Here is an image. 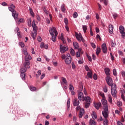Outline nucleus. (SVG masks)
Instances as JSON below:
<instances>
[{
	"label": "nucleus",
	"instance_id": "nucleus-32",
	"mask_svg": "<svg viewBox=\"0 0 125 125\" xmlns=\"http://www.w3.org/2000/svg\"><path fill=\"white\" fill-rule=\"evenodd\" d=\"M70 54L72 55V56H75V55L76 54L75 53V50H74V49L72 48L70 49Z\"/></svg>",
	"mask_w": 125,
	"mask_h": 125
},
{
	"label": "nucleus",
	"instance_id": "nucleus-21",
	"mask_svg": "<svg viewBox=\"0 0 125 125\" xmlns=\"http://www.w3.org/2000/svg\"><path fill=\"white\" fill-rule=\"evenodd\" d=\"M89 125H96V122H95V121H94V120L91 119H90V121H89Z\"/></svg>",
	"mask_w": 125,
	"mask_h": 125
},
{
	"label": "nucleus",
	"instance_id": "nucleus-49",
	"mask_svg": "<svg viewBox=\"0 0 125 125\" xmlns=\"http://www.w3.org/2000/svg\"><path fill=\"white\" fill-rule=\"evenodd\" d=\"M113 74L114 76H117V70H116V69H114L113 70Z\"/></svg>",
	"mask_w": 125,
	"mask_h": 125
},
{
	"label": "nucleus",
	"instance_id": "nucleus-47",
	"mask_svg": "<svg viewBox=\"0 0 125 125\" xmlns=\"http://www.w3.org/2000/svg\"><path fill=\"white\" fill-rule=\"evenodd\" d=\"M103 90L104 91V92H108V87L107 86H105L104 89Z\"/></svg>",
	"mask_w": 125,
	"mask_h": 125
},
{
	"label": "nucleus",
	"instance_id": "nucleus-63",
	"mask_svg": "<svg viewBox=\"0 0 125 125\" xmlns=\"http://www.w3.org/2000/svg\"><path fill=\"white\" fill-rule=\"evenodd\" d=\"M121 74H122V77H125V71H122Z\"/></svg>",
	"mask_w": 125,
	"mask_h": 125
},
{
	"label": "nucleus",
	"instance_id": "nucleus-59",
	"mask_svg": "<svg viewBox=\"0 0 125 125\" xmlns=\"http://www.w3.org/2000/svg\"><path fill=\"white\" fill-rule=\"evenodd\" d=\"M45 44H44V43H43V42H42L41 43V47L42 48H44V45H45Z\"/></svg>",
	"mask_w": 125,
	"mask_h": 125
},
{
	"label": "nucleus",
	"instance_id": "nucleus-34",
	"mask_svg": "<svg viewBox=\"0 0 125 125\" xmlns=\"http://www.w3.org/2000/svg\"><path fill=\"white\" fill-rule=\"evenodd\" d=\"M83 29L84 33H86V30H87V26L86 25H83Z\"/></svg>",
	"mask_w": 125,
	"mask_h": 125
},
{
	"label": "nucleus",
	"instance_id": "nucleus-12",
	"mask_svg": "<svg viewBox=\"0 0 125 125\" xmlns=\"http://www.w3.org/2000/svg\"><path fill=\"white\" fill-rule=\"evenodd\" d=\"M102 49L104 53H107V51L108 50L107 49V46H106L105 43H104L103 44H102Z\"/></svg>",
	"mask_w": 125,
	"mask_h": 125
},
{
	"label": "nucleus",
	"instance_id": "nucleus-23",
	"mask_svg": "<svg viewBox=\"0 0 125 125\" xmlns=\"http://www.w3.org/2000/svg\"><path fill=\"white\" fill-rule=\"evenodd\" d=\"M87 76L90 79H92V71L91 70L90 71H88L87 73Z\"/></svg>",
	"mask_w": 125,
	"mask_h": 125
},
{
	"label": "nucleus",
	"instance_id": "nucleus-35",
	"mask_svg": "<svg viewBox=\"0 0 125 125\" xmlns=\"http://www.w3.org/2000/svg\"><path fill=\"white\" fill-rule=\"evenodd\" d=\"M30 89L31 91H36V90H37V88L33 86H31L30 87Z\"/></svg>",
	"mask_w": 125,
	"mask_h": 125
},
{
	"label": "nucleus",
	"instance_id": "nucleus-39",
	"mask_svg": "<svg viewBox=\"0 0 125 125\" xmlns=\"http://www.w3.org/2000/svg\"><path fill=\"white\" fill-rule=\"evenodd\" d=\"M25 73H21V77L23 81H25Z\"/></svg>",
	"mask_w": 125,
	"mask_h": 125
},
{
	"label": "nucleus",
	"instance_id": "nucleus-43",
	"mask_svg": "<svg viewBox=\"0 0 125 125\" xmlns=\"http://www.w3.org/2000/svg\"><path fill=\"white\" fill-rule=\"evenodd\" d=\"M29 11L30 12V14L32 15L33 17H34V12H33V9L32 8L29 9Z\"/></svg>",
	"mask_w": 125,
	"mask_h": 125
},
{
	"label": "nucleus",
	"instance_id": "nucleus-5",
	"mask_svg": "<svg viewBox=\"0 0 125 125\" xmlns=\"http://www.w3.org/2000/svg\"><path fill=\"white\" fill-rule=\"evenodd\" d=\"M8 9L9 11H11V12H12V15L15 20H17V19H18V13H16L15 10L10 7H8Z\"/></svg>",
	"mask_w": 125,
	"mask_h": 125
},
{
	"label": "nucleus",
	"instance_id": "nucleus-9",
	"mask_svg": "<svg viewBox=\"0 0 125 125\" xmlns=\"http://www.w3.org/2000/svg\"><path fill=\"white\" fill-rule=\"evenodd\" d=\"M50 34L51 36H54V34L56 36H57L58 35V32H57V30H56V28L55 27H52L50 28L49 30Z\"/></svg>",
	"mask_w": 125,
	"mask_h": 125
},
{
	"label": "nucleus",
	"instance_id": "nucleus-1",
	"mask_svg": "<svg viewBox=\"0 0 125 125\" xmlns=\"http://www.w3.org/2000/svg\"><path fill=\"white\" fill-rule=\"evenodd\" d=\"M105 81L107 84H108L109 86H111V95L113 97H114L115 98L116 97H117V85H116V84L115 83L113 84V80H112V78H111V77H110V76H107L106 77Z\"/></svg>",
	"mask_w": 125,
	"mask_h": 125
},
{
	"label": "nucleus",
	"instance_id": "nucleus-56",
	"mask_svg": "<svg viewBox=\"0 0 125 125\" xmlns=\"http://www.w3.org/2000/svg\"><path fill=\"white\" fill-rule=\"evenodd\" d=\"M121 92L122 95H124L125 94V90L124 89H122L121 90Z\"/></svg>",
	"mask_w": 125,
	"mask_h": 125
},
{
	"label": "nucleus",
	"instance_id": "nucleus-46",
	"mask_svg": "<svg viewBox=\"0 0 125 125\" xmlns=\"http://www.w3.org/2000/svg\"><path fill=\"white\" fill-rule=\"evenodd\" d=\"M122 105H123V103H122V102H121V101L117 102V105L119 107H121V106H122Z\"/></svg>",
	"mask_w": 125,
	"mask_h": 125
},
{
	"label": "nucleus",
	"instance_id": "nucleus-11",
	"mask_svg": "<svg viewBox=\"0 0 125 125\" xmlns=\"http://www.w3.org/2000/svg\"><path fill=\"white\" fill-rule=\"evenodd\" d=\"M119 30L120 34H122V37H125V27L123 25L119 26Z\"/></svg>",
	"mask_w": 125,
	"mask_h": 125
},
{
	"label": "nucleus",
	"instance_id": "nucleus-64",
	"mask_svg": "<svg viewBox=\"0 0 125 125\" xmlns=\"http://www.w3.org/2000/svg\"><path fill=\"white\" fill-rule=\"evenodd\" d=\"M117 125H124V124H123V123H122L121 122L118 121L117 122Z\"/></svg>",
	"mask_w": 125,
	"mask_h": 125
},
{
	"label": "nucleus",
	"instance_id": "nucleus-4",
	"mask_svg": "<svg viewBox=\"0 0 125 125\" xmlns=\"http://www.w3.org/2000/svg\"><path fill=\"white\" fill-rule=\"evenodd\" d=\"M83 101L85 102V108H88L90 106V102H91V99L89 96L85 97L83 99Z\"/></svg>",
	"mask_w": 125,
	"mask_h": 125
},
{
	"label": "nucleus",
	"instance_id": "nucleus-28",
	"mask_svg": "<svg viewBox=\"0 0 125 125\" xmlns=\"http://www.w3.org/2000/svg\"><path fill=\"white\" fill-rule=\"evenodd\" d=\"M108 102H109V103H110L111 104H113V101L112 100V96H111V95H108Z\"/></svg>",
	"mask_w": 125,
	"mask_h": 125
},
{
	"label": "nucleus",
	"instance_id": "nucleus-61",
	"mask_svg": "<svg viewBox=\"0 0 125 125\" xmlns=\"http://www.w3.org/2000/svg\"><path fill=\"white\" fill-rule=\"evenodd\" d=\"M92 58L94 60H96V56L94 54L92 55Z\"/></svg>",
	"mask_w": 125,
	"mask_h": 125
},
{
	"label": "nucleus",
	"instance_id": "nucleus-18",
	"mask_svg": "<svg viewBox=\"0 0 125 125\" xmlns=\"http://www.w3.org/2000/svg\"><path fill=\"white\" fill-rule=\"evenodd\" d=\"M104 72L107 76H110V69H109V68H105Z\"/></svg>",
	"mask_w": 125,
	"mask_h": 125
},
{
	"label": "nucleus",
	"instance_id": "nucleus-6",
	"mask_svg": "<svg viewBox=\"0 0 125 125\" xmlns=\"http://www.w3.org/2000/svg\"><path fill=\"white\" fill-rule=\"evenodd\" d=\"M68 49H69V48L67 46L63 45V44H60V50L61 53H65V52H66Z\"/></svg>",
	"mask_w": 125,
	"mask_h": 125
},
{
	"label": "nucleus",
	"instance_id": "nucleus-3",
	"mask_svg": "<svg viewBox=\"0 0 125 125\" xmlns=\"http://www.w3.org/2000/svg\"><path fill=\"white\" fill-rule=\"evenodd\" d=\"M62 60L65 59V63H66L67 65H70V64H71V62H72V57H71V55L69 53L66 55H62Z\"/></svg>",
	"mask_w": 125,
	"mask_h": 125
},
{
	"label": "nucleus",
	"instance_id": "nucleus-41",
	"mask_svg": "<svg viewBox=\"0 0 125 125\" xmlns=\"http://www.w3.org/2000/svg\"><path fill=\"white\" fill-rule=\"evenodd\" d=\"M76 57L77 58L81 57V53H80V52H77L76 53Z\"/></svg>",
	"mask_w": 125,
	"mask_h": 125
},
{
	"label": "nucleus",
	"instance_id": "nucleus-44",
	"mask_svg": "<svg viewBox=\"0 0 125 125\" xmlns=\"http://www.w3.org/2000/svg\"><path fill=\"white\" fill-rule=\"evenodd\" d=\"M38 74H36L37 78H39V76H41L42 75V71L41 70H39L38 71Z\"/></svg>",
	"mask_w": 125,
	"mask_h": 125
},
{
	"label": "nucleus",
	"instance_id": "nucleus-16",
	"mask_svg": "<svg viewBox=\"0 0 125 125\" xmlns=\"http://www.w3.org/2000/svg\"><path fill=\"white\" fill-rule=\"evenodd\" d=\"M102 103L104 106V109L105 108V106H108V105H107V101H106V99H102Z\"/></svg>",
	"mask_w": 125,
	"mask_h": 125
},
{
	"label": "nucleus",
	"instance_id": "nucleus-53",
	"mask_svg": "<svg viewBox=\"0 0 125 125\" xmlns=\"http://www.w3.org/2000/svg\"><path fill=\"white\" fill-rule=\"evenodd\" d=\"M77 17H78V13L75 12L73 14V18H77Z\"/></svg>",
	"mask_w": 125,
	"mask_h": 125
},
{
	"label": "nucleus",
	"instance_id": "nucleus-26",
	"mask_svg": "<svg viewBox=\"0 0 125 125\" xmlns=\"http://www.w3.org/2000/svg\"><path fill=\"white\" fill-rule=\"evenodd\" d=\"M32 28L33 32H37V30H38V27H37V25L36 24H32Z\"/></svg>",
	"mask_w": 125,
	"mask_h": 125
},
{
	"label": "nucleus",
	"instance_id": "nucleus-13",
	"mask_svg": "<svg viewBox=\"0 0 125 125\" xmlns=\"http://www.w3.org/2000/svg\"><path fill=\"white\" fill-rule=\"evenodd\" d=\"M83 114H84V109L83 108H81L79 113L80 119H82L83 116Z\"/></svg>",
	"mask_w": 125,
	"mask_h": 125
},
{
	"label": "nucleus",
	"instance_id": "nucleus-31",
	"mask_svg": "<svg viewBox=\"0 0 125 125\" xmlns=\"http://www.w3.org/2000/svg\"><path fill=\"white\" fill-rule=\"evenodd\" d=\"M27 24L28 27H32V20L31 19H29L28 20Z\"/></svg>",
	"mask_w": 125,
	"mask_h": 125
},
{
	"label": "nucleus",
	"instance_id": "nucleus-8",
	"mask_svg": "<svg viewBox=\"0 0 125 125\" xmlns=\"http://www.w3.org/2000/svg\"><path fill=\"white\" fill-rule=\"evenodd\" d=\"M104 109V111L102 112L103 116H104V119H107L108 118V110L109 109V106H105V108Z\"/></svg>",
	"mask_w": 125,
	"mask_h": 125
},
{
	"label": "nucleus",
	"instance_id": "nucleus-22",
	"mask_svg": "<svg viewBox=\"0 0 125 125\" xmlns=\"http://www.w3.org/2000/svg\"><path fill=\"white\" fill-rule=\"evenodd\" d=\"M17 20H16L15 21L17 24H20V23H24V19H20L19 21H17Z\"/></svg>",
	"mask_w": 125,
	"mask_h": 125
},
{
	"label": "nucleus",
	"instance_id": "nucleus-48",
	"mask_svg": "<svg viewBox=\"0 0 125 125\" xmlns=\"http://www.w3.org/2000/svg\"><path fill=\"white\" fill-rule=\"evenodd\" d=\"M64 22L65 24V25H68V19L67 18H65L64 19Z\"/></svg>",
	"mask_w": 125,
	"mask_h": 125
},
{
	"label": "nucleus",
	"instance_id": "nucleus-37",
	"mask_svg": "<svg viewBox=\"0 0 125 125\" xmlns=\"http://www.w3.org/2000/svg\"><path fill=\"white\" fill-rule=\"evenodd\" d=\"M56 36L54 35H52V41L54 42H56Z\"/></svg>",
	"mask_w": 125,
	"mask_h": 125
},
{
	"label": "nucleus",
	"instance_id": "nucleus-30",
	"mask_svg": "<svg viewBox=\"0 0 125 125\" xmlns=\"http://www.w3.org/2000/svg\"><path fill=\"white\" fill-rule=\"evenodd\" d=\"M101 52V49L99 47H97L96 54L97 55H99V53Z\"/></svg>",
	"mask_w": 125,
	"mask_h": 125
},
{
	"label": "nucleus",
	"instance_id": "nucleus-20",
	"mask_svg": "<svg viewBox=\"0 0 125 125\" xmlns=\"http://www.w3.org/2000/svg\"><path fill=\"white\" fill-rule=\"evenodd\" d=\"M91 116L93 120H96V119L97 118V115H96V113L95 111H92Z\"/></svg>",
	"mask_w": 125,
	"mask_h": 125
},
{
	"label": "nucleus",
	"instance_id": "nucleus-14",
	"mask_svg": "<svg viewBox=\"0 0 125 125\" xmlns=\"http://www.w3.org/2000/svg\"><path fill=\"white\" fill-rule=\"evenodd\" d=\"M80 105V101L78 99L75 98L73 101V105L74 106H79Z\"/></svg>",
	"mask_w": 125,
	"mask_h": 125
},
{
	"label": "nucleus",
	"instance_id": "nucleus-57",
	"mask_svg": "<svg viewBox=\"0 0 125 125\" xmlns=\"http://www.w3.org/2000/svg\"><path fill=\"white\" fill-rule=\"evenodd\" d=\"M65 29L66 30L67 32H70V29L69 28V27L68 26V25H65Z\"/></svg>",
	"mask_w": 125,
	"mask_h": 125
},
{
	"label": "nucleus",
	"instance_id": "nucleus-15",
	"mask_svg": "<svg viewBox=\"0 0 125 125\" xmlns=\"http://www.w3.org/2000/svg\"><path fill=\"white\" fill-rule=\"evenodd\" d=\"M109 27V33L112 35L113 34V31H114V26L112 24H109L108 26Z\"/></svg>",
	"mask_w": 125,
	"mask_h": 125
},
{
	"label": "nucleus",
	"instance_id": "nucleus-50",
	"mask_svg": "<svg viewBox=\"0 0 125 125\" xmlns=\"http://www.w3.org/2000/svg\"><path fill=\"white\" fill-rule=\"evenodd\" d=\"M67 106L68 108H70V99H68L67 101Z\"/></svg>",
	"mask_w": 125,
	"mask_h": 125
},
{
	"label": "nucleus",
	"instance_id": "nucleus-54",
	"mask_svg": "<svg viewBox=\"0 0 125 125\" xmlns=\"http://www.w3.org/2000/svg\"><path fill=\"white\" fill-rule=\"evenodd\" d=\"M91 45L93 48H96V46L95 45V44L94 43H91Z\"/></svg>",
	"mask_w": 125,
	"mask_h": 125
},
{
	"label": "nucleus",
	"instance_id": "nucleus-24",
	"mask_svg": "<svg viewBox=\"0 0 125 125\" xmlns=\"http://www.w3.org/2000/svg\"><path fill=\"white\" fill-rule=\"evenodd\" d=\"M69 89L70 91L74 90L75 88L74 87V86H73V84H72V83H70L69 84Z\"/></svg>",
	"mask_w": 125,
	"mask_h": 125
},
{
	"label": "nucleus",
	"instance_id": "nucleus-33",
	"mask_svg": "<svg viewBox=\"0 0 125 125\" xmlns=\"http://www.w3.org/2000/svg\"><path fill=\"white\" fill-rule=\"evenodd\" d=\"M61 10L62 12H65V11H66L64 4H63L61 6Z\"/></svg>",
	"mask_w": 125,
	"mask_h": 125
},
{
	"label": "nucleus",
	"instance_id": "nucleus-36",
	"mask_svg": "<svg viewBox=\"0 0 125 125\" xmlns=\"http://www.w3.org/2000/svg\"><path fill=\"white\" fill-rule=\"evenodd\" d=\"M100 1L101 2H103L104 1V4L105 5H107V4H108V0H100Z\"/></svg>",
	"mask_w": 125,
	"mask_h": 125
},
{
	"label": "nucleus",
	"instance_id": "nucleus-52",
	"mask_svg": "<svg viewBox=\"0 0 125 125\" xmlns=\"http://www.w3.org/2000/svg\"><path fill=\"white\" fill-rule=\"evenodd\" d=\"M104 125H108V120L107 119L104 121Z\"/></svg>",
	"mask_w": 125,
	"mask_h": 125
},
{
	"label": "nucleus",
	"instance_id": "nucleus-55",
	"mask_svg": "<svg viewBox=\"0 0 125 125\" xmlns=\"http://www.w3.org/2000/svg\"><path fill=\"white\" fill-rule=\"evenodd\" d=\"M43 10L45 12V13H46V14H48L49 12H48V11L46 10V8H43Z\"/></svg>",
	"mask_w": 125,
	"mask_h": 125
},
{
	"label": "nucleus",
	"instance_id": "nucleus-60",
	"mask_svg": "<svg viewBox=\"0 0 125 125\" xmlns=\"http://www.w3.org/2000/svg\"><path fill=\"white\" fill-rule=\"evenodd\" d=\"M81 106L80 105H77V106L76 107V111H79V110H81Z\"/></svg>",
	"mask_w": 125,
	"mask_h": 125
},
{
	"label": "nucleus",
	"instance_id": "nucleus-19",
	"mask_svg": "<svg viewBox=\"0 0 125 125\" xmlns=\"http://www.w3.org/2000/svg\"><path fill=\"white\" fill-rule=\"evenodd\" d=\"M101 106V103H98L95 104V107L96 108V109H97V110L99 109V108H100Z\"/></svg>",
	"mask_w": 125,
	"mask_h": 125
},
{
	"label": "nucleus",
	"instance_id": "nucleus-42",
	"mask_svg": "<svg viewBox=\"0 0 125 125\" xmlns=\"http://www.w3.org/2000/svg\"><path fill=\"white\" fill-rule=\"evenodd\" d=\"M84 67H85V70H86V71H87V72H90V71H91L90 69H89V67H88V66L85 65Z\"/></svg>",
	"mask_w": 125,
	"mask_h": 125
},
{
	"label": "nucleus",
	"instance_id": "nucleus-27",
	"mask_svg": "<svg viewBox=\"0 0 125 125\" xmlns=\"http://www.w3.org/2000/svg\"><path fill=\"white\" fill-rule=\"evenodd\" d=\"M73 46L74 48H75L76 49H79V44L77 42H73Z\"/></svg>",
	"mask_w": 125,
	"mask_h": 125
},
{
	"label": "nucleus",
	"instance_id": "nucleus-29",
	"mask_svg": "<svg viewBox=\"0 0 125 125\" xmlns=\"http://www.w3.org/2000/svg\"><path fill=\"white\" fill-rule=\"evenodd\" d=\"M62 80L63 82V83H64L65 84H66V85H68V82H67V80H66V78H65L64 77H62Z\"/></svg>",
	"mask_w": 125,
	"mask_h": 125
},
{
	"label": "nucleus",
	"instance_id": "nucleus-2",
	"mask_svg": "<svg viewBox=\"0 0 125 125\" xmlns=\"http://www.w3.org/2000/svg\"><path fill=\"white\" fill-rule=\"evenodd\" d=\"M22 53H23L24 55H25L24 59L25 62L23 63V66L25 67V68H30V64H31L30 60H32V57L28 53V51H27V49L22 50Z\"/></svg>",
	"mask_w": 125,
	"mask_h": 125
},
{
	"label": "nucleus",
	"instance_id": "nucleus-51",
	"mask_svg": "<svg viewBox=\"0 0 125 125\" xmlns=\"http://www.w3.org/2000/svg\"><path fill=\"white\" fill-rule=\"evenodd\" d=\"M71 65H72V69L73 70L76 69V65H75V63H74V62H72Z\"/></svg>",
	"mask_w": 125,
	"mask_h": 125
},
{
	"label": "nucleus",
	"instance_id": "nucleus-45",
	"mask_svg": "<svg viewBox=\"0 0 125 125\" xmlns=\"http://www.w3.org/2000/svg\"><path fill=\"white\" fill-rule=\"evenodd\" d=\"M79 64H83V58H81L80 60L78 61Z\"/></svg>",
	"mask_w": 125,
	"mask_h": 125
},
{
	"label": "nucleus",
	"instance_id": "nucleus-10",
	"mask_svg": "<svg viewBox=\"0 0 125 125\" xmlns=\"http://www.w3.org/2000/svg\"><path fill=\"white\" fill-rule=\"evenodd\" d=\"M85 97L83 96V92L79 90L78 91V98L80 101H83L84 98Z\"/></svg>",
	"mask_w": 125,
	"mask_h": 125
},
{
	"label": "nucleus",
	"instance_id": "nucleus-25",
	"mask_svg": "<svg viewBox=\"0 0 125 125\" xmlns=\"http://www.w3.org/2000/svg\"><path fill=\"white\" fill-rule=\"evenodd\" d=\"M37 36V31H34V32L31 33V37L33 38V40L36 39V36Z\"/></svg>",
	"mask_w": 125,
	"mask_h": 125
},
{
	"label": "nucleus",
	"instance_id": "nucleus-40",
	"mask_svg": "<svg viewBox=\"0 0 125 125\" xmlns=\"http://www.w3.org/2000/svg\"><path fill=\"white\" fill-rule=\"evenodd\" d=\"M110 42L111 46H112V47H115V46H116V43H114V41H113V40H111Z\"/></svg>",
	"mask_w": 125,
	"mask_h": 125
},
{
	"label": "nucleus",
	"instance_id": "nucleus-17",
	"mask_svg": "<svg viewBox=\"0 0 125 125\" xmlns=\"http://www.w3.org/2000/svg\"><path fill=\"white\" fill-rule=\"evenodd\" d=\"M24 68L21 67V74L25 73V72L27 71V69H29L28 67H26L24 66Z\"/></svg>",
	"mask_w": 125,
	"mask_h": 125
},
{
	"label": "nucleus",
	"instance_id": "nucleus-7",
	"mask_svg": "<svg viewBox=\"0 0 125 125\" xmlns=\"http://www.w3.org/2000/svg\"><path fill=\"white\" fill-rule=\"evenodd\" d=\"M75 37H76L77 40L78 41V42H81L82 41V42H84V39L82 36V34H81V33L78 34L77 33H76Z\"/></svg>",
	"mask_w": 125,
	"mask_h": 125
},
{
	"label": "nucleus",
	"instance_id": "nucleus-58",
	"mask_svg": "<svg viewBox=\"0 0 125 125\" xmlns=\"http://www.w3.org/2000/svg\"><path fill=\"white\" fill-rule=\"evenodd\" d=\"M87 58H88L89 61H90V62H91V61H92V59H91V57L87 55Z\"/></svg>",
	"mask_w": 125,
	"mask_h": 125
},
{
	"label": "nucleus",
	"instance_id": "nucleus-38",
	"mask_svg": "<svg viewBox=\"0 0 125 125\" xmlns=\"http://www.w3.org/2000/svg\"><path fill=\"white\" fill-rule=\"evenodd\" d=\"M19 45H20V46H21L22 48H23V47H24V46H25V44H24V42H20L19 43Z\"/></svg>",
	"mask_w": 125,
	"mask_h": 125
},
{
	"label": "nucleus",
	"instance_id": "nucleus-62",
	"mask_svg": "<svg viewBox=\"0 0 125 125\" xmlns=\"http://www.w3.org/2000/svg\"><path fill=\"white\" fill-rule=\"evenodd\" d=\"M93 79L95 80H97V75L95 73L93 75Z\"/></svg>",
	"mask_w": 125,
	"mask_h": 125
}]
</instances>
